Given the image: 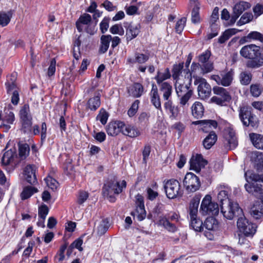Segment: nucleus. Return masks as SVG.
Instances as JSON below:
<instances>
[{
    "mask_svg": "<svg viewBox=\"0 0 263 263\" xmlns=\"http://www.w3.org/2000/svg\"><path fill=\"white\" fill-rule=\"evenodd\" d=\"M184 72L187 74V78L190 79V81H191L192 78H193V76H197L196 74L197 71H200L199 72V74H201V68L200 66V64L199 63L193 62L192 64L191 67V71L189 69H184ZM202 74H203L202 73Z\"/></svg>",
    "mask_w": 263,
    "mask_h": 263,
    "instance_id": "4c0bfd02",
    "label": "nucleus"
},
{
    "mask_svg": "<svg viewBox=\"0 0 263 263\" xmlns=\"http://www.w3.org/2000/svg\"><path fill=\"white\" fill-rule=\"evenodd\" d=\"M249 138L256 148L263 149V135L252 133L249 134Z\"/></svg>",
    "mask_w": 263,
    "mask_h": 263,
    "instance_id": "7c9ffc66",
    "label": "nucleus"
},
{
    "mask_svg": "<svg viewBox=\"0 0 263 263\" xmlns=\"http://www.w3.org/2000/svg\"><path fill=\"white\" fill-rule=\"evenodd\" d=\"M91 21V16L87 13H84L81 15L79 20L76 22V26L79 32L83 30L82 25H88L90 24Z\"/></svg>",
    "mask_w": 263,
    "mask_h": 263,
    "instance_id": "f704fd0d",
    "label": "nucleus"
},
{
    "mask_svg": "<svg viewBox=\"0 0 263 263\" xmlns=\"http://www.w3.org/2000/svg\"><path fill=\"white\" fill-rule=\"evenodd\" d=\"M210 195H206L203 199L200 205V212L203 215L216 216L219 213V206L217 203L211 201Z\"/></svg>",
    "mask_w": 263,
    "mask_h": 263,
    "instance_id": "7ed1b4c3",
    "label": "nucleus"
},
{
    "mask_svg": "<svg viewBox=\"0 0 263 263\" xmlns=\"http://www.w3.org/2000/svg\"><path fill=\"white\" fill-rule=\"evenodd\" d=\"M12 15V10H9L7 12H0V25L3 27L6 26L10 23Z\"/></svg>",
    "mask_w": 263,
    "mask_h": 263,
    "instance_id": "58836bf2",
    "label": "nucleus"
},
{
    "mask_svg": "<svg viewBox=\"0 0 263 263\" xmlns=\"http://www.w3.org/2000/svg\"><path fill=\"white\" fill-rule=\"evenodd\" d=\"M151 102L158 109L162 111L161 103L157 86L153 84L150 92Z\"/></svg>",
    "mask_w": 263,
    "mask_h": 263,
    "instance_id": "4be33fe9",
    "label": "nucleus"
},
{
    "mask_svg": "<svg viewBox=\"0 0 263 263\" xmlns=\"http://www.w3.org/2000/svg\"><path fill=\"white\" fill-rule=\"evenodd\" d=\"M203 227L210 231L215 230L218 228L217 221L213 217L208 218L204 221Z\"/></svg>",
    "mask_w": 263,
    "mask_h": 263,
    "instance_id": "a18cd8bd",
    "label": "nucleus"
},
{
    "mask_svg": "<svg viewBox=\"0 0 263 263\" xmlns=\"http://www.w3.org/2000/svg\"><path fill=\"white\" fill-rule=\"evenodd\" d=\"M195 125L200 124L202 127V130L204 133L213 132L217 126V123L215 120H199L193 122Z\"/></svg>",
    "mask_w": 263,
    "mask_h": 263,
    "instance_id": "5701e85b",
    "label": "nucleus"
},
{
    "mask_svg": "<svg viewBox=\"0 0 263 263\" xmlns=\"http://www.w3.org/2000/svg\"><path fill=\"white\" fill-rule=\"evenodd\" d=\"M238 144L235 131L231 127H227L224 130L223 147L226 150L235 148Z\"/></svg>",
    "mask_w": 263,
    "mask_h": 263,
    "instance_id": "9d476101",
    "label": "nucleus"
},
{
    "mask_svg": "<svg viewBox=\"0 0 263 263\" xmlns=\"http://www.w3.org/2000/svg\"><path fill=\"white\" fill-rule=\"evenodd\" d=\"M250 213L256 219L262 218L263 217V202L256 203L251 208Z\"/></svg>",
    "mask_w": 263,
    "mask_h": 263,
    "instance_id": "473e14b6",
    "label": "nucleus"
},
{
    "mask_svg": "<svg viewBox=\"0 0 263 263\" xmlns=\"http://www.w3.org/2000/svg\"><path fill=\"white\" fill-rule=\"evenodd\" d=\"M157 224L161 226L170 232H175L177 231V227L170 221L165 217H160Z\"/></svg>",
    "mask_w": 263,
    "mask_h": 263,
    "instance_id": "72a5a7b5",
    "label": "nucleus"
},
{
    "mask_svg": "<svg viewBox=\"0 0 263 263\" xmlns=\"http://www.w3.org/2000/svg\"><path fill=\"white\" fill-rule=\"evenodd\" d=\"M136 211L132 213V215L136 217L139 221H142L146 217V211L144 208V198L141 195L138 194L136 196Z\"/></svg>",
    "mask_w": 263,
    "mask_h": 263,
    "instance_id": "4468645a",
    "label": "nucleus"
},
{
    "mask_svg": "<svg viewBox=\"0 0 263 263\" xmlns=\"http://www.w3.org/2000/svg\"><path fill=\"white\" fill-rule=\"evenodd\" d=\"M204 107L201 103L198 101L195 102L191 107L192 114L196 119L201 118L203 116Z\"/></svg>",
    "mask_w": 263,
    "mask_h": 263,
    "instance_id": "c756f323",
    "label": "nucleus"
},
{
    "mask_svg": "<svg viewBox=\"0 0 263 263\" xmlns=\"http://www.w3.org/2000/svg\"><path fill=\"white\" fill-rule=\"evenodd\" d=\"M234 73V71L231 69L226 73H221L220 76L213 75L211 76V79L215 81L217 84L227 87L231 84L233 80Z\"/></svg>",
    "mask_w": 263,
    "mask_h": 263,
    "instance_id": "2eb2a0df",
    "label": "nucleus"
},
{
    "mask_svg": "<svg viewBox=\"0 0 263 263\" xmlns=\"http://www.w3.org/2000/svg\"><path fill=\"white\" fill-rule=\"evenodd\" d=\"M44 180L45 181L47 186L51 189L54 190L57 189L58 185V182L55 179L52 178L50 176H48L45 178Z\"/></svg>",
    "mask_w": 263,
    "mask_h": 263,
    "instance_id": "bf43d9fd",
    "label": "nucleus"
},
{
    "mask_svg": "<svg viewBox=\"0 0 263 263\" xmlns=\"http://www.w3.org/2000/svg\"><path fill=\"white\" fill-rule=\"evenodd\" d=\"M199 201L192 200L189 206V215L190 220L197 217Z\"/></svg>",
    "mask_w": 263,
    "mask_h": 263,
    "instance_id": "ea45409f",
    "label": "nucleus"
},
{
    "mask_svg": "<svg viewBox=\"0 0 263 263\" xmlns=\"http://www.w3.org/2000/svg\"><path fill=\"white\" fill-rule=\"evenodd\" d=\"M240 54L246 59L254 60L260 55V47L255 44L246 45L241 49Z\"/></svg>",
    "mask_w": 263,
    "mask_h": 263,
    "instance_id": "f8f14e48",
    "label": "nucleus"
},
{
    "mask_svg": "<svg viewBox=\"0 0 263 263\" xmlns=\"http://www.w3.org/2000/svg\"><path fill=\"white\" fill-rule=\"evenodd\" d=\"M110 31L112 34H118L120 35L124 34V30L120 25H115L110 28Z\"/></svg>",
    "mask_w": 263,
    "mask_h": 263,
    "instance_id": "338daca9",
    "label": "nucleus"
},
{
    "mask_svg": "<svg viewBox=\"0 0 263 263\" xmlns=\"http://www.w3.org/2000/svg\"><path fill=\"white\" fill-rule=\"evenodd\" d=\"M127 92L129 96L134 98H139L142 96L144 88L139 83H135L127 87Z\"/></svg>",
    "mask_w": 263,
    "mask_h": 263,
    "instance_id": "b1692460",
    "label": "nucleus"
},
{
    "mask_svg": "<svg viewBox=\"0 0 263 263\" xmlns=\"http://www.w3.org/2000/svg\"><path fill=\"white\" fill-rule=\"evenodd\" d=\"M239 118L243 125L254 127L256 125L255 116L251 112V108L247 106L242 107L239 110Z\"/></svg>",
    "mask_w": 263,
    "mask_h": 263,
    "instance_id": "9b49d317",
    "label": "nucleus"
},
{
    "mask_svg": "<svg viewBox=\"0 0 263 263\" xmlns=\"http://www.w3.org/2000/svg\"><path fill=\"white\" fill-rule=\"evenodd\" d=\"M200 7L197 6L194 7L191 13V21L193 24H199L201 22V17L199 15Z\"/></svg>",
    "mask_w": 263,
    "mask_h": 263,
    "instance_id": "603ef678",
    "label": "nucleus"
},
{
    "mask_svg": "<svg viewBox=\"0 0 263 263\" xmlns=\"http://www.w3.org/2000/svg\"><path fill=\"white\" fill-rule=\"evenodd\" d=\"M186 21V18L185 17H182L177 21L175 26V30L176 32L178 33H180L182 31L184 27Z\"/></svg>",
    "mask_w": 263,
    "mask_h": 263,
    "instance_id": "680f3d73",
    "label": "nucleus"
},
{
    "mask_svg": "<svg viewBox=\"0 0 263 263\" xmlns=\"http://www.w3.org/2000/svg\"><path fill=\"white\" fill-rule=\"evenodd\" d=\"M253 18V16L252 13L248 12L245 13L237 22V25L241 26L248 23L252 21Z\"/></svg>",
    "mask_w": 263,
    "mask_h": 263,
    "instance_id": "4d7b16f0",
    "label": "nucleus"
},
{
    "mask_svg": "<svg viewBox=\"0 0 263 263\" xmlns=\"http://www.w3.org/2000/svg\"><path fill=\"white\" fill-rule=\"evenodd\" d=\"M126 182L122 180L121 182L116 180H110L107 184H105L103 187V194L104 196H109V194H119L123 189L125 188Z\"/></svg>",
    "mask_w": 263,
    "mask_h": 263,
    "instance_id": "0eeeda50",
    "label": "nucleus"
},
{
    "mask_svg": "<svg viewBox=\"0 0 263 263\" xmlns=\"http://www.w3.org/2000/svg\"><path fill=\"white\" fill-rule=\"evenodd\" d=\"M140 25L137 24H130L126 30V36L127 41H131L135 38L140 32Z\"/></svg>",
    "mask_w": 263,
    "mask_h": 263,
    "instance_id": "bb28decb",
    "label": "nucleus"
},
{
    "mask_svg": "<svg viewBox=\"0 0 263 263\" xmlns=\"http://www.w3.org/2000/svg\"><path fill=\"white\" fill-rule=\"evenodd\" d=\"M190 82L189 84L181 83L179 80H177L175 83V88L177 96H182L187 93L193 92V91L190 89L189 86Z\"/></svg>",
    "mask_w": 263,
    "mask_h": 263,
    "instance_id": "cd10ccee",
    "label": "nucleus"
},
{
    "mask_svg": "<svg viewBox=\"0 0 263 263\" xmlns=\"http://www.w3.org/2000/svg\"><path fill=\"white\" fill-rule=\"evenodd\" d=\"M217 199L220 202V206L230 201L228 198V192L224 190H221L219 191L217 195Z\"/></svg>",
    "mask_w": 263,
    "mask_h": 263,
    "instance_id": "3c124183",
    "label": "nucleus"
},
{
    "mask_svg": "<svg viewBox=\"0 0 263 263\" xmlns=\"http://www.w3.org/2000/svg\"><path fill=\"white\" fill-rule=\"evenodd\" d=\"M122 126H124V123L121 121L110 122L107 126L106 132L110 136H116L121 132Z\"/></svg>",
    "mask_w": 263,
    "mask_h": 263,
    "instance_id": "412c9836",
    "label": "nucleus"
},
{
    "mask_svg": "<svg viewBox=\"0 0 263 263\" xmlns=\"http://www.w3.org/2000/svg\"><path fill=\"white\" fill-rule=\"evenodd\" d=\"M252 74L250 73L244 71L240 74V81L242 85H248L251 81Z\"/></svg>",
    "mask_w": 263,
    "mask_h": 263,
    "instance_id": "5fc2aeb1",
    "label": "nucleus"
},
{
    "mask_svg": "<svg viewBox=\"0 0 263 263\" xmlns=\"http://www.w3.org/2000/svg\"><path fill=\"white\" fill-rule=\"evenodd\" d=\"M19 155L22 159L25 158L28 156L30 152V147L27 143H18Z\"/></svg>",
    "mask_w": 263,
    "mask_h": 263,
    "instance_id": "de8ad7c7",
    "label": "nucleus"
},
{
    "mask_svg": "<svg viewBox=\"0 0 263 263\" xmlns=\"http://www.w3.org/2000/svg\"><path fill=\"white\" fill-rule=\"evenodd\" d=\"M220 209L223 217L229 220L242 214V210L238 203L231 200L221 205Z\"/></svg>",
    "mask_w": 263,
    "mask_h": 263,
    "instance_id": "f257e3e1",
    "label": "nucleus"
},
{
    "mask_svg": "<svg viewBox=\"0 0 263 263\" xmlns=\"http://www.w3.org/2000/svg\"><path fill=\"white\" fill-rule=\"evenodd\" d=\"M164 108L165 111L169 114V117L171 120L176 119L179 114V107L175 106L172 101H165L164 103Z\"/></svg>",
    "mask_w": 263,
    "mask_h": 263,
    "instance_id": "6ab92c4d",
    "label": "nucleus"
},
{
    "mask_svg": "<svg viewBox=\"0 0 263 263\" xmlns=\"http://www.w3.org/2000/svg\"><path fill=\"white\" fill-rule=\"evenodd\" d=\"M262 90V88L260 84H255L250 86V92L254 97H259Z\"/></svg>",
    "mask_w": 263,
    "mask_h": 263,
    "instance_id": "864d4df0",
    "label": "nucleus"
},
{
    "mask_svg": "<svg viewBox=\"0 0 263 263\" xmlns=\"http://www.w3.org/2000/svg\"><path fill=\"white\" fill-rule=\"evenodd\" d=\"M20 117L23 131L25 133L30 132L32 124V118L29 105L25 104L22 107L20 110Z\"/></svg>",
    "mask_w": 263,
    "mask_h": 263,
    "instance_id": "423d86ee",
    "label": "nucleus"
},
{
    "mask_svg": "<svg viewBox=\"0 0 263 263\" xmlns=\"http://www.w3.org/2000/svg\"><path fill=\"white\" fill-rule=\"evenodd\" d=\"M121 133L131 138H135L140 135V132L138 129L130 125L125 124L124 123V126H122Z\"/></svg>",
    "mask_w": 263,
    "mask_h": 263,
    "instance_id": "a878e982",
    "label": "nucleus"
},
{
    "mask_svg": "<svg viewBox=\"0 0 263 263\" xmlns=\"http://www.w3.org/2000/svg\"><path fill=\"white\" fill-rule=\"evenodd\" d=\"M245 185L246 191L255 196L260 195L262 193V185L259 184L257 182H250L247 181Z\"/></svg>",
    "mask_w": 263,
    "mask_h": 263,
    "instance_id": "aec40b11",
    "label": "nucleus"
},
{
    "mask_svg": "<svg viewBox=\"0 0 263 263\" xmlns=\"http://www.w3.org/2000/svg\"><path fill=\"white\" fill-rule=\"evenodd\" d=\"M195 79L194 84L198 85V95L201 99H205L208 98L211 93V87L208 84L205 79L198 76H193Z\"/></svg>",
    "mask_w": 263,
    "mask_h": 263,
    "instance_id": "1a4fd4ad",
    "label": "nucleus"
},
{
    "mask_svg": "<svg viewBox=\"0 0 263 263\" xmlns=\"http://www.w3.org/2000/svg\"><path fill=\"white\" fill-rule=\"evenodd\" d=\"M2 120V123L0 127L3 128L4 131L7 132L11 128L10 125L15 120L14 115L9 108H5Z\"/></svg>",
    "mask_w": 263,
    "mask_h": 263,
    "instance_id": "dca6fc26",
    "label": "nucleus"
},
{
    "mask_svg": "<svg viewBox=\"0 0 263 263\" xmlns=\"http://www.w3.org/2000/svg\"><path fill=\"white\" fill-rule=\"evenodd\" d=\"M247 37L249 39L258 40L261 42H263V35L257 31H252L249 33Z\"/></svg>",
    "mask_w": 263,
    "mask_h": 263,
    "instance_id": "69168bd1",
    "label": "nucleus"
},
{
    "mask_svg": "<svg viewBox=\"0 0 263 263\" xmlns=\"http://www.w3.org/2000/svg\"><path fill=\"white\" fill-rule=\"evenodd\" d=\"M210 51L206 50L199 56V64L201 68V73L204 74L211 72L213 69V64L209 61Z\"/></svg>",
    "mask_w": 263,
    "mask_h": 263,
    "instance_id": "ddd939ff",
    "label": "nucleus"
},
{
    "mask_svg": "<svg viewBox=\"0 0 263 263\" xmlns=\"http://www.w3.org/2000/svg\"><path fill=\"white\" fill-rule=\"evenodd\" d=\"M171 77V74L169 72L168 69H167L166 71L163 73L159 72L158 73L156 80L158 83H162L164 80H166L170 78Z\"/></svg>",
    "mask_w": 263,
    "mask_h": 263,
    "instance_id": "e2e57ef3",
    "label": "nucleus"
},
{
    "mask_svg": "<svg viewBox=\"0 0 263 263\" xmlns=\"http://www.w3.org/2000/svg\"><path fill=\"white\" fill-rule=\"evenodd\" d=\"M111 40V36L110 35H102L101 37V46L100 47V51L104 53L107 51L109 46L110 42Z\"/></svg>",
    "mask_w": 263,
    "mask_h": 263,
    "instance_id": "a19ab883",
    "label": "nucleus"
},
{
    "mask_svg": "<svg viewBox=\"0 0 263 263\" xmlns=\"http://www.w3.org/2000/svg\"><path fill=\"white\" fill-rule=\"evenodd\" d=\"M245 177L247 181H248V179H250L254 182L263 183V173L259 174L248 171L245 173Z\"/></svg>",
    "mask_w": 263,
    "mask_h": 263,
    "instance_id": "e433bc0d",
    "label": "nucleus"
},
{
    "mask_svg": "<svg viewBox=\"0 0 263 263\" xmlns=\"http://www.w3.org/2000/svg\"><path fill=\"white\" fill-rule=\"evenodd\" d=\"M193 92L190 93H186L182 96H178L180 98L179 103L181 106H184L188 102L189 100L191 98Z\"/></svg>",
    "mask_w": 263,
    "mask_h": 263,
    "instance_id": "774afa93",
    "label": "nucleus"
},
{
    "mask_svg": "<svg viewBox=\"0 0 263 263\" xmlns=\"http://www.w3.org/2000/svg\"><path fill=\"white\" fill-rule=\"evenodd\" d=\"M16 157L17 155L15 149L8 150L4 154L2 158V165L7 166L12 164Z\"/></svg>",
    "mask_w": 263,
    "mask_h": 263,
    "instance_id": "393cba45",
    "label": "nucleus"
},
{
    "mask_svg": "<svg viewBox=\"0 0 263 263\" xmlns=\"http://www.w3.org/2000/svg\"><path fill=\"white\" fill-rule=\"evenodd\" d=\"M36 167L34 165L28 164L24 168V175L26 181L31 184L37 182L35 176Z\"/></svg>",
    "mask_w": 263,
    "mask_h": 263,
    "instance_id": "a211bd4d",
    "label": "nucleus"
},
{
    "mask_svg": "<svg viewBox=\"0 0 263 263\" xmlns=\"http://www.w3.org/2000/svg\"><path fill=\"white\" fill-rule=\"evenodd\" d=\"M250 7V4L249 3L241 2L236 4L233 7L234 13L237 14L239 16L246 9Z\"/></svg>",
    "mask_w": 263,
    "mask_h": 263,
    "instance_id": "79ce46f5",
    "label": "nucleus"
},
{
    "mask_svg": "<svg viewBox=\"0 0 263 263\" xmlns=\"http://www.w3.org/2000/svg\"><path fill=\"white\" fill-rule=\"evenodd\" d=\"M217 140V136L214 132H210L202 142L203 147L206 149H210Z\"/></svg>",
    "mask_w": 263,
    "mask_h": 263,
    "instance_id": "c85d7f7f",
    "label": "nucleus"
},
{
    "mask_svg": "<svg viewBox=\"0 0 263 263\" xmlns=\"http://www.w3.org/2000/svg\"><path fill=\"white\" fill-rule=\"evenodd\" d=\"M184 63L181 62L178 64H175L174 65L173 70H172V77L174 80H179V76L180 74L182 73V69L183 68Z\"/></svg>",
    "mask_w": 263,
    "mask_h": 263,
    "instance_id": "49530a36",
    "label": "nucleus"
},
{
    "mask_svg": "<svg viewBox=\"0 0 263 263\" xmlns=\"http://www.w3.org/2000/svg\"><path fill=\"white\" fill-rule=\"evenodd\" d=\"M49 211L48 207L43 204L39 207L38 215L39 218L45 219Z\"/></svg>",
    "mask_w": 263,
    "mask_h": 263,
    "instance_id": "13d9d810",
    "label": "nucleus"
},
{
    "mask_svg": "<svg viewBox=\"0 0 263 263\" xmlns=\"http://www.w3.org/2000/svg\"><path fill=\"white\" fill-rule=\"evenodd\" d=\"M37 192V189L31 186H26L24 188L21 194L22 200H25L30 198L34 193Z\"/></svg>",
    "mask_w": 263,
    "mask_h": 263,
    "instance_id": "c03bdc74",
    "label": "nucleus"
},
{
    "mask_svg": "<svg viewBox=\"0 0 263 263\" xmlns=\"http://www.w3.org/2000/svg\"><path fill=\"white\" fill-rule=\"evenodd\" d=\"M237 226L239 231L246 237H252L256 232V224L249 221L244 216L238 219Z\"/></svg>",
    "mask_w": 263,
    "mask_h": 263,
    "instance_id": "f03ea898",
    "label": "nucleus"
},
{
    "mask_svg": "<svg viewBox=\"0 0 263 263\" xmlns=\"http://www.w3.org/2000/svg\"><path fill=\"white\" fill-rule=\"evenodd\" d=\"M164 189L167 198L174 199L182 194L179 181L175 179L167 180L164 184Z\"/></svg>",
    "mask_w": 263,
    "mask_h": 263,
    "instance_id": "6e6552de",
    "label": "nucleus"
},
{
    "mask_svg": "<svg viewBox=\"0 0 263 263\" xmlns=\"http://www.w3.org/2000/svg\"><path fill=\"white\" fill-rule=\"evenodd\" d=\"M100 96V93L97 92L95 97L89 99L87 102L88 108L91 110H96L99 107L101 104Z\"/></svg>",
    "mask_w": 263,
    "mask_h": 263,
    "instance_id": "c9c22d12",
    "label": "nucleus"
},
{
    "mask_svg": "<svg viewBox=\"0 0 263 263\" xmlns=\"http://www.w3.org/2000/svg\"><path fill=\"white\" fill-rule=\"evenodd\" d=\"M149 59L148 54H145L140 53H136L135 54V58L129 59L128 62L132 63H138L139 64H143L145 63Z\"/></svg>",
    "mask_w": 263,
    "mask_h": 263,
    "instance_id": "37998d69",
    "label": "nucleus"
},
{
    "mask_svg": "<svg viewBox=\"0 0 263 263\" xmlns=\"http://www.w3.org/2000/svg\"><path fill=\"white\" fill-rule=\"evenodd\" d=\"M160 90L162 95L163 99L165 101H172L170 98L172 93V86L167 82L162 83L160 86Z\"/></svg>",
    "mask_w": 263,
    "mask_h": 263,
    "instance_id": "2f4dec72",
    "label": "nucleus"
},
{
    "mask_svg": "<svg viewBox=\"0 0 263 263\" xmlns=\"http://www.w3.org/2000/svg\"><path fill=\"white\" fill-rule=\"evenodd\" d=\"M190 226L197 232H201L203 229L202 221L198 217L190 220Z\"/></svg>",
    "mask_w": 263,
    "mask_h": 263,
    "instance_id": "09e8293b",
    "label": "nucleus"
},
{
    "mask_svg": "<svg viewBox=\"0 0 263 263\" xmlns=\"http://www.w3.org/2000/svg\"><path fill=\"white\" fill-rule=\"evenodd\" d=\"M183 185L188 193H194L198 191L201 183L199 178L192 173H187L183 179Z\"/></svg>",
    "mask_w": 263,
    "mask_h": 263,
    "instance_id": "39448f33",
    "label": "nucleus"
},
{
    "mask_svg": "<svg viewBox=\"0 0 263 263\" xmlns=\"http://www.w3.org/2000/svg\"><path fill=\"white\" fill-rule=\"evenodd\" d=\"M139 101L135 100L132 104L131 107L128 109L127 114L130 117H132L135 115L139 108Z\"/></svg>",
    "mask_w": 263,
    "mask_h": 263,
    "instance_id": "052dcab7",
    "label": "nucleus"
},
{
    "mask_svg": "<svg viewBox=\"0 0 263 263\" xmlns=\"http://www.w3.org/2000/svg\"><path fill=\"white\" fill-rule=\"evenodd\" d=\"M108 118V113L103 109H101L99 115L97 116V118L100 120L102 124L104 125L106 123Z\"/></svg>",
    "mask_w": 263,
    "mask_h": 263,
    "instance_id": "0e129e2a",
    "label": "nucleus"
},
{
    "mask_svg": "<svg viewBox=\"0 0 263 263\" xmlns=\"http://www.w3.org/2000/svg\"><path fill=\"white\" fill-rule=\"evenodd\" d=\"M109 228V221L107 219H103L97 228V233L99 235L104 234Z\"/></svg>",
    "mask_w": 263,
    "mask_h": 263,
    "instance_id": "8fccbe9b",
    "label": "nucleus"
},
{
    "mask_svg": "<svg viewBox=\"0 0 263 263\" xmlns=\"http://www.w3.org/2000/svg\"><path fill=\"white\" fill-rule=\"evenodd\" d=\"M89 197L88 192L80 191L77 195V203L79 205H82Z\"/></svg>",
    "mask_w": 263,
    "mask_h": 263,
    "instance_id": "6e6d98bb",
    "label": "nucleus"
},
{
    "mask_svg": "<svg viewBox=\"0 0 263 263\" xmlns=\"http://www.w3.org/2000/svg\"><path fill=\"white\" fill-rule=\"evenodd\" d=\"M213 91L215 96L211 98V102L212 103L223 106L231 99L229 92L222 87L215 86L213 88Z\"/></svg>",
    "mask_w": 263,
    "mask_h": 263,
    "instance_id": "20e7f679",
    "label": "nucleus"
},
{
    "mask_svg": "<svg viewBox=\"0 0 263 263\" xmlns=\"http://www.w3.org/2000/svg\"><path fill=\"white\" fill-rule=\"evenodd\" d=\"M190 169L199 173L201 168H203L207 164V161L203 159L201 155L197 154L193 156L190 161Z\"/></svg>",
    "mask_w": 263,
    "mask_h": 263,
    "instance_id": "f3484780",
    "label": "nucleus"
}]
</instances>
